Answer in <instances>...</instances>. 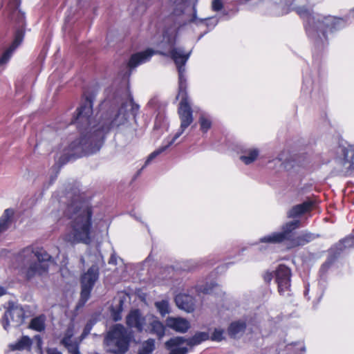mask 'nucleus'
Returning <instances> with one entry per match:
<instances>
[{
	"mask_svg": "<svg viewBox=\"0 0 354 354\" xmlns=\"http://www.w3.org/2000/svg\"><path fill=\"white\" fill-rule=\"evenodd\" d=\"M99 278V268L93 265L81 277V301L84 304L90 297L91 292Z\"/></svg>",
	"mask_w": 354,
	"mask_h": 354,
	"instance_id": "10",
	"label": "nucleus"
},
{
	"mask_svg": "<svg viewBox=\"0 0 354 354\" xmlns=\"http://www.w3.org/2000/svg\"><path fill=\"white\" fill-rule=\"evenodd\" d=\"M155 349V341L153 339H149L145 341L138 350V354H151Z\"/></svg>",
	"mask_w": 354,
	"mask_h": 354,
	"instance_id": "26",
	"label": "nucleus"
},
{
	"mask_svg": "<svg viewBox=\"0 0 354 354\" xmlns=\"http://www.w3.org/2000/svg\"><path fill=\"white\" fill-rule=\"evenodd\" d=\"M123 300L120 299L118 304L111 308V317L115 322L119 321L122 319L121 313L122 311Z\"/></svg>",
	"mask_w": 354,
	"mask_h": 354,
	"instance_id": "29",
	"label": "nucleus"
},
{
	"mask_svg": "<svg viewBox=\"0 0 354 354\" xmlns=\"http://www.w3.org/2000/svg\"><path fill=\"white\" fill-rule=\"evenodd\" d=\"M199 123L201 126V130L204 133H206L212 126V122L203 115L200 116Z\"/></svg>",
	"mask_w": 354,
	"mask_h": 354,
	"instance_id": "30",
	"label": "nucleus"
},
{
	"mask_svg": "<svg viewBox=\"0 0 354 354\" xmlns=\"http://www.w3.org/2000/svg\"><path fill=\"white\" fill-rule=\"evenodd\" d=\"M193 10H194L193 15H192V18L189 20V22L198 24V22H203L204 20L206 19H198L196 17V10L195 8H194Z\"/></svg>",
	"mask_w": 354,
	"mask_h": 354,
	"instance_id": "35",
	"label": "nucleus"
},
{
	"mask_svg": "<svg viewBox=\"0 0 354 354\" xmlns=\"http://www.w3.org/2000/svg\"><path fill=\"white\" fill-rule=\"evenodd\" d=\"M167 327L180 333H185L190 327L189 322L181 317H169L166 319Z\"/></svg>",
	"mask_w": 354,
	"mask_h": 354,
	"instance_id": "16",
	"label": "nucleus"
},
{
	"mask_svg": "<svg viewBox=\"0 0 354 354\" xmlns=\"http://www.w3.org/2000/svg\"><path fill=\"white\" fill-rule=\"evenodd\" d=\"M32 345V340L28 336H23L16 343L10 344L9 348L10 351H22L24 349H30Z\"/></svg>",
	"mask_w": 354,
	"mask_h": 354,
	"instance_id": "24",
	"label": "nucleus"
},
{
	"mask_svg": "<svg viewBox=\"0 0 354 354\" xmlns=\"http://www.w3.org/2000/svg\"><path fill=\"white\" fill-rule=\"evenodd\" d=\"M14 211L12 209H6L0 217V234L6 231L11 225Z\"/></svg>",
	"mask_w": 354,
	"mask_h": 354,
	"instance_id": "23",
	"label": "nucleus"
},
{
	"mask_svg": "<svg viewBox=\"0 0 354 354\" xmlns=\"http://www.w3.org/2000/svg\"><path fill=\"white\" fill-rule=\"evenodd\" d=\"M95 324V322L93 319H90L87 322L86 326H84V328L83 330L82 335H81V337L82 339L85 338L90 333V332Z\"/></svg>",
	"mask_w": 354,
	"mask_h": 354,
	"instance_id": "31",
	"label": "nucleus"
},
{
	"mask_svg": "<svg viewBox=\"0 0 354 354\" xmlns=\"http://www.w3.org/2000/svg\"><path fill=\"white\" fill-rule=\"evenodd\" d=\"M109 264H113L115 265L117 263V259L114 254H112L109 260Z\"/></svg>",
	"mask_w": 354,
	"mask_h": 354,
	"instance_id": "38",
	"label": "nucleus"
},
{
	"mask_svg": "<svg viewBox=\"0 0 354 354\" xmlns=\"http://www.w3.org/2000/svg\"><path fill=\"white\" fill-rule=\"evenodd\" d=\"M246 326L245 321L238 320L232 322L227 328V333L232 338L240 337L245 333Z\"/></svg>",
	"mask_w": 354,
	"mask_h": 354,
	"instance_id": "19",
	"label": "nucleus"
},
{
	"mask_svg": "<svg viewBox=\"0 0 354 354\" xmlns=\"http://www.w3.org/2000/svg\"><path fill=\"white\" fill-rule=\"evenodd\" d=\"M175 301L179 308L190 313L194 310V304L192 297L186 295H178Z\"/></svg>",
	"mask_w": 354,
	"mask_h": 354,
	"instance_id": "20",
	"label": "nucleus"
},
{
	"mask_svg": "<svg viewBox=\"0 0 354 354\" xmlns=\"http://www.w3.org/2000/svg\"><path fill=\"white\" fill-rule=\"evenodd\" d=\"M292 10L301 17H306V30L308 37L313 40L315 45L322 48L327 41L326 33L333 32L344 27L345 21L341 18L332 16H311L309 9L306 6H295Z\"/></svg>",
	"mask_w": 354,
	"mask_h": 354,
	"instance_id": "4",
	"label": "nucleus"
},
{
	"mask_svg": "<svg viewBox=\"0 0 354 354\" xmlns=\"http://www.w3.org/2000/svg\"><path fill=\"white\" fill-rule=\"evenodd\" d=\"M80 260H81V262H82V263H84V259L83 257H82Z\"/></svg>",
	"mask_w": 354,
	"mask_h": 354,
	"instance_id": "43",
	"label": "nucleus"
},
{
	"mask_svg": "<svg viewBox=\"0 0 354 354\" xmlns=\"http://www.w3.org/2000/svg\"><path fill=\"white\" fill-rule=\"evenodd\" d=\"M259 151L256 148L245 149L242 151L240 160L245 165H250L255 161L259 156Z\"/></svg>",
	"mask_w": 354,
	"mask_h": 354,
	"instance_id": "22",
	"label": "nucleus"
},
{
	"mask_svg": "<svg viewBox=\"0 0 354 354\" xmlns=\"http://www.w3.org/2000/svg\"><path fill=\"white\" fill-rule=\"evenodd\" d=\"M154 305L162 317H165L170 313L169 304L167 300L163 299L156 301Z\"/></svg>",
	"mask_w": 354,
	"mask_h": 354,
	"instance_id": "28",
	"label": "nucleus"
},
{
	"mask_svg": "<svg viewBox=\"0 0 354 354\" xmlns=\"http://www.w3.org/2000/svg\"><path fill=\"white\" fill-rule=\"evenodd\" d=\"M223 8V0H212V9L214 11L218 12Z\"/></svg>",
	"mask_w": 354,
	"mask_h": 354,
	"instance_id": "32",
	"label": "nucleus"
},
{
	"mask_svg": "<svg viewBox=\"0 0 354 354\" xmlns=\"http://www.w3.org/2000/svg\"><path fill=\"white\" fill-rule=\"evenodd\" d=\"M121 106L113 115H106L96 123L91 118L93 114L92 102L88 97L77 109L76 115L72 123L80 131V136L70 143L65 155L68 159L76 158L98 151L104 142L105 134L112 128L125 124L130 116L136 117L140 106L127 93L121 97Z\"/></svg>",
	"mask_w": 354,
	"mask_h": 354,
	"instance_id": "1",
	"label": "nucleus"
},
{
	"mask_svg": "<svg viewBox=\"0 0 354 354\" xmlns=\"http://www.w3.org/2000/svg\"><path fill=\"white\" fill-rule=\"evenodd\" d=\"M25 313L23 308L19 306H12L7 310L2 319V325L5 330H8L9 322H12V326L17 327L21 325L24 321Z\"/></svg>",
	"mask_w": 354,
	"mask_h": 354,
	"instance_id": "11",
	"label": "nucleus"
},
{
	"mask_svg": "<svg viewBox=\"0 0 354 354\" xmlns=\"http://www.w3.org/2000/svg\"><path fill=\"white\" fill-rule=\"evenodd\" d=\"M6 293V290L2 287V286H0V297L5 295Z\"/></svg>",
	"mask_w": 354,
	"mask_h": 354,
	"instance_id": "41",
	"label": "nucleus"
},
{
	"mask_svg": "<svg viewBox=\"0 0 354 354\" xmlns=\"http://www.w3.org/2000/svg\"><path fill=\"white\" fill-rule=\"evenodd\" d=\"M35 338L37 339V344L40 345L41 344V339L39 335L35 336Z\"/></svg>",
	"mask_w": 354,
	"mask_h": 354,
	"instance_id": "42",
	"label": "nucleus"
},
{
	"mask_svg": "<svg viewBox=\"0 0 354 354\" xmlns=\"http://www.w3.org/2000/svg\"><path fill=\"white\" fill-rule=\"evenodd\" d=\"M74 335V326L70 325L65 331L64 335L61 340V344L67 349L68 352L73 351L79 346L77 342L73 338Z\"/></svg>",
	"mask_w": 354,
	"mask_h": 354,
	"instance_id": "17",
	"label": "nucleus"
},
{
	"mask_svg": "<svg viewBox=\"0 0 354 354\" xmlns=\"http://www.w3.org/2000/svg\"><path fill=\"white\" fill-rule=\"evenodd\" d=\"M300 221L294 220L286 223L281 227V231L274 232L261 239V242L268 243H280L283 241H288V248L303 246L319 237L309 232H304L299 235L295 236L293 231L299 227Z\"/></svg>",
	"mask_w": 354,
	"mask_h": 354,
	"instance_id": "6",
	"label": "nucleus"
},
{
	"mask_svg": "<svg viewBox=\"0 0 354 354\" xmlns=\"http://www.w3.org/2000/svg\"><path fill=\"white\" fill-rule=\"evenodd\" d=\"M133 338L132 331L122 324H116L108 331L104 342L108 352L113 354H124L129 351Z\"/></svg>",
	"mask_w": 354,
	"mask_h": 354,
	"instance_id": "7",
	"label": "nucleus"
},
{
	"mask_svg": "<svg viewBox=\"0 0 354 354\" xmlns=\"http://www.w3.org/2000/svg\"><path fill=\"white\" fill-rule=\"evenodd\" d=\"M272 273L268 272L264 274L263 278L265 281L269 283L272 280Z\"/></svg>",
	"mask_w": 354,
	"mask_h": 354,
	"instance_id": "37",
	"label": "nucleus"
},
{
	"mask_svg": "<svg viewBox=\"0 0 354 354\" xmlns=\"http://www.w3.org/2000/svg\"><path fill=\"white\" fill-rule=\"evenodd\" d=\"M198 291L205 294H210L212 292V287H207V286L203 288L201 287L198 288Z\"/></svg>",
	"mask_w": 354,
	"mask_h": 354,
	"instance_id": "36",
	"label": "nucleus"
},
{
	"mask_svg": "<svg viewBox=\"0 0 354 354\" xmlns=\"http://www.w3.org/2000/svg\"><path fill=\"white\" fill-rule=\"evenodd\" d=\"M209 338V333L207 332H197L195 335L188 339H185L187 344L194 346L200 344Z\"/></svg>",
	"mask_w": 354,
	"mask_h": 354,
	"instance_id": "25",
	"label": "nucleus"
},
{
	"mask_svg": "<svg viewBox=\"0 0 354 354\" xmlns=\"http://www.w3.org/2000/svg\"><path fill=\"white\" fill-rule=\"evenodd\" d=\"M341 240L343 242L346 249L354 246V237L353 236H346Z\"/></svg>",
	"mask_w": 354,
	"mask_h": 354,
	"instance_id": "34",
	"label": "nucleus"
},
{
	"mask_svg": "<svg viewBox=\"0 0 354 354\" xmlns=\"http://www.w3.org/2000/svg\"><path fill=\"white\" fill-rule=\"evenodd\" d=\"M345 249L346 248L342 240L333 245L328 250V257L325 263L322 266L321 270H326Z\"/></svg>",
	"mask_w": 354,
	"mask_h": 354,
	"instance_id": "15",
	"label": "nucleus"
},
{
	"mask_svg": "<svg viewBox=\"0 0 354 354\" xmlns=\"http://www.w3.org/2000/svg\"><path fill=\"white\" fill-rule=\"evenodd\" d=\"M165 326L157 317L151 316L148 318L147 328H145V331L148 333L161 339L165 334Z\"/></svg>",
	"mask_w": 354,
	"mask_h": 354,
	"instance_id": "14",
	"label": "nucleus"
},
{
	"mask_svg": "<svg viewBox=\"0 0 354 354\" xmlns=\"http://www.w3.org/2000/svg\"><path fill=\"white\" fill-rule=\"evenodd\" d=\"M223 330L221 329H215L211 339L214 341H221L223 339Z\"/></svg>",
	"mask_w": 354,
	"mask_h": 354,
	"instance_id": "33",
	"label": "nucleus"
},
{
	"mask_svg": "<svg viewBox=\"0 0 354 354\" xmlns=\"http://www.w3.org/2000/svg\"><path fill=\"white\" fill-rule=\"evenodd\" d=\"M185 342V339L183 337L171 338L167 342L166 345L170 349L169 354H187V347L181 345Z\"/></svg>",
	"mask_w": 354,
	"mask_h": 354,
	"instance_id": "18",
	"label": "nucleus"
},
{
	"mask_svg": "<svg viewBox=\"0 0 354 354\" xmlns=\"http://www.w3.org/2000/svg\"><path fill=\"white\" fill-rule=\"evenodd\" d=\"M343 159L338 161L336 172L341 176H354V145L340 148Z\"/></svg>",
	"mask_w": 354,
	"mask_h": 354,
	"instance_id": "9",
	"label": "nucleus"
},
{
	"mask_svg": "<svg viewBox=\"0 0 354 354\" xmlns=\"http://www.w3.org/2000/svg\"><path fill=\"white\" fill-rule=\"evenodd\" d=\"M313 205L311 201H305L301 204L292 207L288 212V218H296L308 211H309Z\"/></svg>",
	"mask_w": 354,
	"mask_h": 354,
	"instance_id": "21",
	"label": "nucleus"
},
{
	"mask_svg": "<svg viewBox=\"0 0 354 354\" xmlns=\"http://www.w3.org/2000/svg\"><path fill=\"white\" fill-rule=\"evenodd\" d=\"M64 214L71 220L70 231L64 234V239L71 244H90L92 240L91 208L80 201H73L67 205Z\"/></svg>",
	"mask_w": 354,
	"mask_h": 354,
	"instance_id": "3",
	"label": "nucleus"
},
{
	"mask_svg": "<svg viewBox=\"0 0 354 354\" xmlns=\"http://www.w3.org/2000/svg\"><path fill=\"white\" fill-rule=\"evenodd\" d=\"M275 281L278 284V290L280 295H285L290 288L291 270L283 264L278 266L275 270Z\"/></svg>",
	"mask_w": 354,
	"mask_h": 354,
	"instance_id": "12",
	"label": "nucleus"
},
{
	"mask_svg": "<svg viewBox=\"0 0 354 354\" xmlns=\"http://www.w3.org/2000/svg\"><path fill=\"white\" fill-rule=\"evenodd\" d=\"M51 260V256L45 250H34L30 246L23 249L17 257L19 272L28 280L46 274L48 270V262Z\"/></svg>",
	"mask_w": 354,
	"mask_h": 354,
	"instance_id": "5",
	"label": "nucleus"
},
{
	"mask_svg": "<svg viewBox=\"0 0 354 354\" xmlns=\"http://www.w3.org/2000/svg\"><path fill=\"white\" fill-rule=\"evenodd\" d=\"M69 354H81L79 351V346L75 348L73 351H68Z\"/></svg>",
	"mask_w": 354,
	"mask_h": 354,
	"instance_id": "40",
	"label": "nucleus"
},
{
	"mask_svg": "<svg viewBox=\"0 0 354 354\" xmlns=\"http://www.w3.org/2000/svg\"><path fill=\"white\" fill-rule=\"evenodd\" d=\"M126 324L129 328H133L137 332L141 333L144 330L146 319L142 315L139 310H133L127 316Z\"/></svg>",
	"mask_w": 354,
	"mask_h": 354,
	"instance_id": "13",
	"label": "nucleus"
},
{
	"mask_svg": "<svg viewBox=\"0 0 354 354\" xmlns=\"http://www.w3.org/2000/svg\"><path fill=\"white\" fill-rule=\"evenodd\" d=\"M177 26H174L165 30L163 33V39L160 44V50L157 52L151 49H147L145 51L137 53L131 55L128 63V67L130 69L136 68L137 66L148 62L152 55L155 53H159L163 55H170L174 61L178 72V95L181 97V100L178 107V115L180 120V127L178 131L175 134L173 138L168 143L160 147L153 152H152L145 161V165L138 171V174L141 172L145 167L148 165L152 160L157 157L162 152L165 151L175 140L178 138L184 131L192 123L194 118L192 115V109L188 101V95L186 92V78L185 76V65L188 60L191 52L185 53L182 48H176L174 46L176 42Z\"/></svg>",
	"mask_w": 354,
	"mask_h": 354,
	"instance_id": "2",
	"label": "nucleus"
},
{
	"mask_svg": "<svg viewBox=\"0 0 354 354\" xmlns=\"http://www.w3.org/2000/svg\"><path fill=\"white\" fill-rule=\"evenodd\" d=\"M48 354H62L60 352L57 351L56 349H50L47 351Z\"/></svg>",
	"mask_w": 354,
	"mask_h": 354,
	"instance_id": "39",
	"label": "nucleus"
},
{
	"mask_svg": "<svg viewBox=\"0 0 354 354\" xmlns=\"http://www.w3.org/2000/svg\"><path fill=\"white\" fill-rule=\"evenodd\" d=\"M303 1H304V2H306V1H307V0H303Z\"/></svg>",
	"mask_w": 354,
	"mask_h": 354,
	"instance_id": "44",
	"label": "nucleus"
},
{
	"mask_svg": "<svg viewBox=\"0 0 354 354\" xmlns=\"http://www.w3.org/2000/svg\"><path fill=\"white\" fill-rule=\"evenodd\" d=\"M21 3V0H10L9 1V9L11 11L10 17L11 19H16L18 24L15 33V39L10 46L6 50L0 57V66L6 64L10 59L15 50L21 44L23 41L24 36V26L25 25V17L24 14L19 10V6Z\"/></svg>",
	"mask_w": 354,
	"mask_h": 354,
	"instance_id": "8",
	"label": "nucleus"
},
{
	"mask_svg": "<svg viewBox=\"0 0 354 354\" xmlns=\"http://www.w3.org/2000/svg\"><path fill=\"white\" fill-rule=\"evenodd\" d=\"M30 327L37 331H42L45 329V317L40 315L31 320Z\"/></svg>",
	"mask_w": 354,
	"mask_h": 354,
	"instance_id": "27",
	"label": "nucleus"
}]
</instances>
